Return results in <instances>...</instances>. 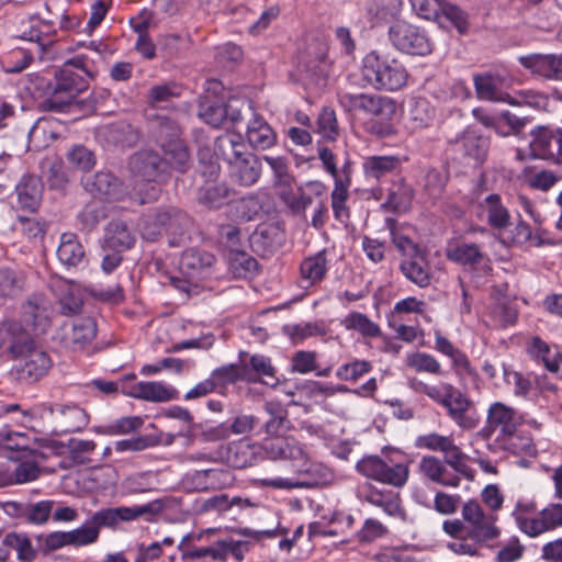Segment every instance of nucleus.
I'll list each match as a JSON object with an SVG mask.
<instances>
[{"instance_id":"nucleus-1","label":"nucleus","mask_w":562,"mask_h":562,"mask_svg":"<svg viewBox=\"0 0 562 562\" xmlns=\"http://www.w3.org/2000/svg\"><path fill=\"white\" fill-rule=\"evenodd\" d=\"M461 515L462 519L442 522V530L450 538L446 547L457 555L482 557V550L493 548L501 536L497 515L486 514L476 501L464 503Z\"/></svg>"},{"instance_id":"nucleus-2","label":"nucleus","mask_w":562,"mask_h":562,"mask_svg":"<svg viewBox=\"0 0 562 562\" xmlns=\"http://www.w3.org/2000/svg\"><path fill=\"white\" fill-rule=\"evenodd\" d=\"M4 347L11 359H22V363L16 367L18 376L22 381L36 382L46 375L53 366L49 355L36 346L34 338L20 321L2 322L0 349Z\"/></svg>"},{"instance_id":"nucleus-3","label":"nucleus","mask_w":562,"mask_h":562,"mask_svg":"<svg viewBox=\"0 0 562 562\" xmlns=\"http://www.w3.org/2000/svg\"><path fill=\"white\" fill-rule=\"evenodd\" d=\"M90 58L80 54L67 59L55 74L47 89L49 95L43 101L46 110L64 112L72 102L79 103L77 97L89 87L88 78L93 77L89 67Z\"/></svg>"},{"instance_id":"nucleus-4","label":"nucleus","mask_w":562,"mask_h":562,"mask_svg":"<svg viewBox=\"0 0 562 562\" xmlns=\"http://www.w3.org/2000/svg\"><path fill=\"white\" fill-rule=\"evenodd\" d=\"M164 504L155 499L143 505L102 508L79 528L67 531L70 546L83 547L99 539L101 528L115 529L122 521H133L145 515L155 516L161 513Z\"/></svg>"},{"instance_id":"nucleus-5","label":"nucleus","mask_w":562,"mask_h":562,"mask_svg":"<svg viewBox=\"0 0 562 562\" xmlns=\"http://www.w3.org/2000/svg\"><path fill=\"white\" fill-rule=\"evenodd\" d=\"M132 177V198L138 204L156 202L160 194V184L170 177L167 162L157 151L139 150L128 161Z\"/></svg>"},{"instance_id":"nucleus-6","label":"nucleus","mask_w":562,"mask_h":562,"mask_svg":"<svg viewBox=\"0 0 562 562\" xmlns=\"http://www.w3.org/2000/svg\"><path fill=\"white\" fill-rule=\"evenodd\" d=\"M521 423L522 417L515 408L503 402H494L487 409L486 425L482 434L485 438H490L497 431L496 441L504 450L513 454H532L536 452L532 439L517 434Z\"/></svg>"},{"instance_id":"nucleus-7","label":"nucleus","mask_w":562,"mask_h":562,"mask_svg":"<svg viewBox=\"0 0 562 562\" xmlns=\"http://www.w3.org/2000/svg\"><path fill=\"white\" fill-rule=\"evenodd\" d=\"M267 419L263 429L267 435L273 436L262 441L261 448L271 460L289 459L301 460L306 453L293 437L281 436L291 428L288 409L278 401H269L263 405Z\"/></svg>"},{"instance_id":"nucleus-8","label":"nucleus","mask_w":562,"mask_h":562,"mask_svg":"<svg viewBox=\"0 0 562 562\" xmlns=\"http://www.w3.org/2000/svg\"><path fill=\"white\" fill-rule=\"evenodd\" d=\"M215 153L228 165V175L234 182L241 187H251L258 182L262 162L257 155L247 150L240 134L216 137Z\"/></svg>"},{"instance_id":"nucleus-9","label":"nucleus","mask_w":562,"mask_h":562,"mask_svg":"<svg viewBox=\"0 0 562 562\" xmlns=\"http://www.w3.org/2000/svg\"><path fill=\"white\" fill-rule=\"evenodd\" d=\"M363 79L374 89L398 91L406 86L408 70L390 53L373 49L366 54L361 67Z\"/></svg>"},{"instance_id":"nucleus-10","label":"nucleus","mask_w":562,"mask_h":562,"mask_svg":"<svg viewBox=\"0 0 562 562\" xmlns=\"http://www.w3.org/2000/svg\"><path fill=\"white\" fill-rule=\"evenodd\" d=\"M411 386L419 393L425 394L436 404L446 409L447 415L459 427L472 429L475 427V420L468 416L473 406L469 396L454 385L440 382L437 385H430L422 381L412 380Z\"/></svg>"},{"instance_id":"nucleus-11","label":"nucleus","mask_w":562,"mask_h":562,"mask_svg":"<svg viewBox=\"0 0 562 562\" xmlns=\"http://www.w3.org/2000/svg\"><path fill=\"white\" fill-rule=\"evenodd\" d=\"M490 137L477 128L468 126L454 138L448 140L447 154L454 164L464 168H480L487 159Z\"/></svg>"},{"instance_id":"nucleus-12","label":"nucleus","mask_w":562,"mask_h":562,"mask_svg":"<svg viewBox=\"0 0 562 562\" xmlns=\"http://www.w3.org/2000/svg\"><path fill=\"white\" fill-rule=\"evenodd\" d=\"M356 470L369 480L397 488L403 487L409 477L408 462L396 461L389 456L385 459L378 454L363 456L357 462Z\"/></svg>"},{"instance_id":"nucleus-13","label":"nucleus","mask_w":562,"mask_h":562,"mask_svg":"<svg viewBox=\"0 0 562 562\" xmlns=\"http://www.w3.org/2000/svg\"><path fill=\"white\" fill-rule=\"evenodd\" d=\"M190 222V216L178 207H159L154 213L144 216L140 227L142 235L148 241L157 240L165 233L181 236Z\"/></svg>"},{"instance_id":"nucleus-14","label":"nucleus","mask_w":562,"mask_h":562,"mask_svg":"<svg viewBox=\"0 0 562 562\" xmlns=\"http://www.w3.org/2000/svg\"><path fill=\"white\" fill-rule=\"evenodd\" d=\"M387 34L393 47L404 54L426 56L432 50L427 32L412 23L397 21L390 26Z\"/></svg>"},{"instance_id":"nucleus-15","label":"nucleus","mask_w":562,"mask_h":562,"mask_svg":"<svg viewBox=\"0 0 562 562\" xmlns=\"http://www.w3.org/2000/svg\"><path fill=\"white\" fill-rule=\"evenodd\" d=\"M530 151L535 158L562 166V125H539L531 131Z\"/></svg>"},{"instance_id":"nucleus-16","label":"nucleus","mask_w":562,"mask_h":562,"mask_svg":"<svg viewBox=\"0 0 562 562\" xmlns=\"http://www.w3.org/2000/svg\"><path fill=\"white\" fill-rule=\"evenodd\" d=\"M356 496L361 503L378 507L390 517L405 518L406 513L398 492L380 488L370 482H364L357 486Z\"/></svg>"},{"instance_id":"nucleus-17","label":"nucleus","mask_w":562,"mask_h":562,"mask_svg":"<svg viewBox=\"0 0 562 562\" xmlns=\"http://www.w3.org/2000/svg\"><path fill=\"white\" fill-rule=\"evenodd\" d=\"M239 360L244 374V382L262 383L276 387L280 380L277 375V368L270 357L261 353L249 355L246 351L239 352Z\"/></svg>"},{"instance_id":"nucleus-18","label":"nucleus","mask_w":562,"mask_h":562,"mask_svg":"<svg viewBox=\"0 0 562 562\" xmlns=\"http://www.w3.org/2000/svg\"><path fill=\"white\" fill-rule=\"evenodd\" d=\"M82 186L93 198L102 201L116 202L126 195L124 182L111 171L87 176L82 178Z\"/></svg>"},{"instance_id":"nucleus-19","label":"nucleus","mask_w":562,"mask_h":562,"mask_svg":"<svg viewBox=\"0 0 562 562\" xmlns=\"http://www.w3.org/2000/svg\"><path fill=\"white\" fill-rule=\"evenodd\" d=\"M518 61L532 75L547 80H562V54H529L519 56Z\"/></svg>"},{"instance_id":"nucleus-20","label":"nucleus","mask_w":562,"mask_h":562,"mask_svg":"<svg viewBox=\"0 0 562 562\" xmlns=\"http://www.w3.org/2000/svg\"><path fill=\"white\" fill-rule=\"evenodd\" d=\"M306 477L303 480H291L283 477L261 479V485L271 488L292 490L299 487H313L326 483L330 477L328 468L321 463H310L305 469Z\"/></svg>"},{"instance_id":"nucleus-21","label":"nucleus","mask_w":562,"mask_h":562,"mask_svg":"<svg viewBox=\"0 0 562 562\" xmlns=\"http://www.w3.org/2000/svg\"><path fill=\"white\" fill-rule=\"evenodd\" d=\"M214 262L215 256L212 252L189 248L182 252L179 273L200 282L211 274Z\"/></svg>"},{"instance_id":"nucleus-22","label":"nucleus","mask_w":562,"mask_h":562,"mask_svg":"<svg viewBox=\"0 0 562 562\" xmlns=\"http://www.w3.org/2000/svg\"><path fill=\"white\" fill-rule=\"evenodd\" d=\"M190 482L195 491L223 490L231 487L235 482L232 470L221 467L194 471L190 475Z\"/></svg>"},{"instance_id":"nucleus-23","label":"nucleus","mask_w":562,"mask_h":562,"mask_svg":"<svg viewBox=\"0 0 562 562\" xmlns=\"http://www.w3.org/2000/svg\"><path fill=\"white\" fill-rule=\"evenodd\" d=\"M136 237L122 220H112L104 227V234L101 241L102 250L127 251L134 247Z\"/></svg>"},{"instance_id":"nucleus-24","label":"nucleus","mask_w":562,"mask_h":562,"mask_svg":"<svg viewBox=\"0 0 562 562\" xmlns=\"http://www.w3.org/2000/svg\"><path fill=\"white\" fill-rule=\"evenodd\" d=\"M48 302L42 294H33L22 305V321L35 331L45 333L49 326Z\"/></svg>"},{"instance_id":"nucleus-25","label":"nucleus","mask_w":562,"mask_h":562,"mask_svg":"<svg viewBox=\"0 0 562 562\" xmlns=\"http://www.w3.org/2000/svg\"><path fill=\"white\" fill-rule=\"evenodd\" d=\"M97 336V323L92 317H80L72 321L70 328L65 326L64 342L74 351L83 349Z\"/></svg>"},{"instance_id":"nucleus-26","label":"nucleus","mask_w":562,"mask_h":562,"mask_svg":"<svg viewBox=\"0 0 562 562\" xmlns=\"http://www.w3.org/2000/svg\"><path fill=\"white\" fill-rule=\"evenodd\" d=\"M327 249H322L314 255L305 257L300 263V277L302 286L307 289L321 283L327 276L329 261Z\"/></svg>"},{"instance_id":"nucleus-27","label":"nucleus","mask_w":562,"mask_h":562,"mask_svg":"<svg viewBox=\"0 0 562 562\" xmlns=\"http://www.w3.org/2000/svg\"><path fill=\"white\" fill-rule=\"evenodd\" d=\"M122 394L156 403L175 400L178 396L175 389L168 387L161 382L133 383L130 387L122 389Z\"/></svg>"},{"instance_id":"nucleus-28","label":"nucleus","mask_w":562,"mask_h":562,"mask_svg":"<svg viewBox=\"0 0 562 562\" xmlns=\"http://www.w3.org/2000/svg\"><path fill=\"white\" fill-rule=\"evenodd\" d=\"M260 449L262 448L245 439L233 441L226 448L225 460L234 469L249 468L260 460Z\"/></svg>"},{"instance_id":"nucleus-29","label":"nucleus","mask_w":562,"mask_h":562,"mask_svg":"<svg viewBox=\"0 0 562 562\" xmlns=\"http://www.w3.org/2000/svg\"><path fill=\"white\" fill-rule=\"evenodd\" d=\"M401 159L394 155H372L363 158L362 171L368 180L380 182L401 168Z\"/></svg>"},{"instance_id":"nucleus-30","label":"nucleus","mask_w":562,"mask_h":562,"mask_svg":"<svg viewBox=\"0 0 562 562\" xmlns=\"http://www.w3.org/2000/svg\"><path fill=\"white\" fill-rule=\"evenodd\" d=\"M53 506L54 501L50 499L37 503L10 502L7 504V512L15 517L24 518L29 522L41 525L48 520Z\"/></svg>"},{"instance_id":"nucleus-31","label":"nucleus","mask_w":562,"mask_h":562,"mask_svg":"<svg viewBox=\"0 0 562 562\" xmlns=\"http://www.w3.org/2000/svg\"><path fill=\"white\" fill-rule=\"evenodd\" d=\"M418 470L425 477L442 486L458 487L461 482L460 476L449 473L445 463L435 456L423 457Z\"/></svg>"},{"instance_id":"nucleus-32","label":"nucleus","mask_w":562,"mask_h":562,"mask_svg":"<svg viewBox=\"0 0 562 562\" xmlns=\"http://www.w3.org/2000/svg\"><path fill=\"white\" fill-rule=\"evenodd\" d=\"M436 110L426 98H416L411 101L405 117V127L411 132H417L430 127L434 124Z\"/></svg>"},{"instance_id":"nucleus-33","label":"nucleus","mask_w":562,"mask_h":562,"mask_svg":"<svg viewBox=\"0 0 562 562\" xmlns=\"http://www.w3.org/2000/svg\"><path fill=\"white\" fill-rule=\"evenodd\" d=\"M18 203L22 210L35 212L40 206L43 184L38 177L24 175L15 186Z\"/></svg>"},{"instance_id":"nucleus-34","label":"nucleus","mask_w":562,"mask_h":562,"mask_svg":"<svg viewBox=\"0 0 562 562\" xmlns=\"http://www.w3.org/2000/svg\"><path fill=\"white\" fill-rule=\"evenodd\" d=\"M246 137L249 145L259 150H266L277 142V134L271 125L258 114H254L248 122Z\"/></svg>"},{"instance_id":"nucleus-35","label":"nucleus","mask_w":562,"mask_h":562,"mask_svg":"<svg viewBox=\"0 0 562 562\" xmlns=\"http://www.w3.org/2000/svg\"><path fill=\"white\" fill-rule=\"evenodd\" d=\"M396 110V102L390 97L359 93L358 112H363L382 120H392Z\"/></svg>"},{"instance_id":"nucleus-36","label":"nucleus","mask_w":562,"mask_h":562,"mask_svg":"<svg viewBox=\"0 0 562 562\" xmlns=\"http://www.w3.org/2000/svg\"><path fill=\"white\" fill-rule=\"evenodd\" d=\"M164 153L162 159L167 162V171L170 175L171 170L180 173L187 172L191 165V156L188 146L182 139L173 142H165L159 146Z\"/></svg>"},{"instance_id":"nucleus-37","label":"nucleus","mask_w":562,"mask_h":562,"mask_svg":"<svg viewBox=\"0 0 562 562\" xmlns=\"http://www.w3.org/2000/svg\"><path fill=\"white\" fill-rule=\"evenodd\" d=\"M414 191L404 178L393 181L389 188L387 196L381 209L393 213L406 212L412 205Z\"/></svg>"},{"instance_id":"nucleus-38","label":"nucleus","mask_w":562,"mask_h":562,"mask_svg":"<svg viewBox=\"0 0 562 562\" xmlns=\"http://www.w3.org/2000/svg\"><path fill=\"white\" fill-rule=\"evenodd\" d=\"M57 257L67 268H77L86 259L85 247L74 233H63L57 248Z\"/></svg>"},{"instance_id":"nucleus-39","label":"nucleus","mask_w":562,"mask_h":562,"mask_svg":"<svg viewBox=\"0 0 562 562\" xmlns=\"http://www.w3.org/2000/svg\"><path fill=\"white\" fill-rule=\"evenodd\" d=\"M400 270L411 282L419 288H426L430 284L431 273L424 251L403 259Z\"/></svg>"},{"instance_id":"nucleus-40","label":"nucleus","mask_w":562,"mask_h":562,"mask_svg":"<svg viewBox=\"0 0 562 562\" xmlns=\"http://www.w3.org/2000/svg\"><path fill=\"white\" fill-rule=\"evenodd\" d=\"M233 189L226 182H204L199 187L196 198L209 209H220L227 203Z\"/></svg>"},{"instance_id":"nucleus-41","label":"nucleus","mask_w":562,"mask_h":562,"mask_svg":"<svg viewBox=\"0 0 562 562\" xmlns=\"http://www.w3.org/2000/svg\"><path fill=\"white\" fill-rule=\"evenodd\" d=\"M56 412L59 414L57 424L63 434L80 431L89 423L87 413L78 405H58Z\"/></svg>"},{"instance_id":"nucleus-42","label":"nucleus","mask_w":562,"mask_h":562,"mask_svg":"<svg viewBox=\"0 0 562 562\" xmlns=\"http://www.w3.org/2000/svg\"><path fill=\"white\" fill-rule=\"evenodd\" d=\"M473 82L480 100L508 102L509 94L501 90L498 77L488 72L475 74Z\"/></svg>"},{"instance_id":"nucleus-43","label":"nucleus","mask_w":562,"mask_h":562,"mask_svg":"<svg viewBox=\"0 0 562 562\" xmlns=\"http://www.w3.org/2000/svg\"><path fill=\"white\" fill-rule=\"evenodd\" d=\"M402 5V0H370L367 12L372 25H380L397 19Z\"/></svg>"},{"instance_id":"nucleus-44","label":"nucleus","mask_w":562,"mask_h":562,"mask_svg":"<svg viewBox=\"0 0 562 562\" xmlns=\"http://www.w3.org/2000/svg\"><path fill=\"white\" fill-rule=\"evenodd\" d=\"M484 210L486 212L487 224L493 229L502 231L510 225V213L508 209L503 204L499 194H488L484 199Z\"/></svg>"},{"instance_id":"nucleus-45","label":"nucleus","mask_w":562,"mask_h":562,"mask_svg":"<svg viewBox=\"0 0 562 562\" xmlns=\"http://www.w3.org/2000/svg\"><path fill=\"white\" fill-rule=\"evenodd\" d=\"M447 258L461 266L476 267L485 259V254L477 244H458L447 249Z\"/></svg>"},{"instance_id":"nucleus-46","label":"nucleus","mask_w":562,"mask_h":562,"mask_svg":"<svg viewBox=\"0 0 562 562\" xmlns=\"http://www.w3.org/2000/svg\"><path fill=\"white\" fill-rule=\"evenodd\" d=\"M527 352L530 357L543 362L547 370L558 372L562 355L555 351L552 356L551 347L539 336H533L527 345Z\"/></svg>"},{"instance_id":"nucleus-47","label":"nucleus","mask_w":562,"mask_h":562,"mask_svg":"<svg viewBox=\"0 0 562 562\" xmlns=\"http://www.w3.org/2000/svg\"><path fill=\"white\" fill-rule=\"evenodd\" d=\"M329 69L330 61L324 48H319L316 56L305 64L306 78L317 87L326 86Z\"/></svg>"},{"instance_id":"nucleus-48","label":"nucleus","mask_w":562,"mask_h":562,"mask_svg":"<svg viewBox=\"0 0 562 562\" xmlns=\"http://www.w3.org/2000/svg\"><path fill=\"white\" fill-rule=\"evenodd\" d=\"M341 325L348 330L359 331L364 337L375 338L381 335L380 326L360 312H351L348 314L341 321Z\"/></svg>"},{"instance_id":"nucleus-49","label":"nucleus","mask_w":562,"mask_h":562,"mask_svg":"<svg viewBox=\"0 0 562 562\" xmlns=\"http://www.w3.org/2000/svg\"><path fill=\"white\" fill-rule=\"evenodd\" d=\"M143 424L144 420L139 416H124L106 425L99 426L97 431L108 436L127 435L140 429Z\"/></svg>"},{"instance_id":"nucleus-50","label":"nucleus","mask_w":562,"mask_h":562,"mask_svg":"<svg viewBox=\"0 0 562 562\" xmlns=\"http://www.w3.org/2000/svg\"><path fill=\"white\" fill-rule=\"evenodd\" d=\"M5 546L10 550L16 552L18 560L21 562H33L36 558V551L34 550L30 538L24 533L9 532L4 536Z\"/></svg>"},{"instance_id":"nucleus-51","label":"nucleus","mask_w":562,"mask_h":562,"mask_svg":"<svg viewBox=\"0 0 562 562\" xmlns=\"http://www.w3.org/2000/svg\"><path fill=\"white\" fill-rule=\"evenodd\" d=\"M105 217V207L97 202H91L86 204L85 207L79 212L77 215V223L80 227V231L90 233Z\"/></svg>"},{"instance_id":"nucleus-52","label":"nucleus","mask_w":562,"mask_h":562,"mask_svg":"<svg viewBox=\"0 0 562 562\" xmlns=\"http://www.w3.org/2000/svg\"><path fill=\"white\" fill-rule=\"evenodd\" d=\"M211 380L217 387H226L239 381L244 382V374L240 361L238 363H228L214 369L210 374Z\"/></svg>"},{"instance_id":"nucleus-53","label":"nucleus","mask_w":562,"mask_h":562,"mask_svg":"<svg viewBox=\"0 0 562 562\" xmlns=\"http://www.w3.org/2000/svg\"><path fill=\"white\" fill-rule=\"evenodd\" d=\"M225 122H231L233 125L239 124L244 121L246 115L256 114L252 102L240 98H231L224 104Z\"/></svg>"},{"instance_id":"nucleus-54","label":"nucleus","mask_w":562,"mask_h":562,"mask_svg":"<svg viewBox=\"0 0 562 562\" xmlns=\"http://www.w3.org/2000/svg\"><path fill=\"white\" fill-rule=\"evenodd\" d=\"M276 227L273 226H259L250 236L249 243L252 250L266 257L268 254L272 252L274 247V240L272 235L276 233Z\"/></svg>"},{"instance_id":"nucleus-55","label":"nucleus","mask_w":562,"mask_h":562,"mask_svg":"<svg viewBox=\"0 0 562 562\" xmlns=\"http://www.w3.org/2000/svg\"><path fill=\"white\" fill-rule=\"evenodd\" d=\"M397 221L392 217L385 220V227L390 231L391 239L396 249L405 257H412L423 251L409 237L396 232Z\"/></svg>"},{"instance_id":"nucleus-56","label":"nucleus","mask_w":562,"mask_h":562,"mask_svg":"<svg viewBox=\"0 0 562 562\" xmlns=\"http://www.w3.org/2000/svg\"><path fill=\"white\" fill-rule=\"evenodd\" d=\"M199 117L207 125L218 128L225 123L224 104L203 100L199 104Z\"/></svg>"},{"instance_id":"nucleus-57","label":"nucleus","mask_w":562,"mask_h":562,"mask_svg":"<svg viewBox=\"0 0 562 562\" xmlns=\"http://www.w3.org/2000/svg\"><path fill=\"white\" fill-rule=\"evenodd\" d=\"M349 188L334 184L330 194L331 209L336 221L346 224L350 218V209L347 205Z\"/></svg>"},{"instance_id":"nucleus-58","label":"nucleus","mask_w":562,"mask_h":562,"mask_svg":"<svg viewBox=\"0 0 562 562\" xmlns=\"http://www.w3.org/2000/svg\"><path fill=\"white\" fill-rule=\"evenodd\" d=\"M372 368L373 367L370 361L356 359L338 367L336 370V376L341 381L357 382L364 374L369 373Z\"/></svg>"},{"instance_id":"nucleus-59","label":"nucleus","mask_w":562,"mask_h":562,"mask_svg":"<svg viewBox=\"0 0 562 562\" xmlns=\"http://www.w3.org/2000/svg\"><path fill=\"white\" fill-rule=\"evenodd\" d=\"M507 103L518 106H529L537 111H544L549 105V99L543 93L533 90H524L520 91L516 98L509 95Z\"/></svg>"},{"instance_id":"nucleus-60","label":"nucleus","mask_w":562,"mask_h":562,"mask_svg":"<svg viewBox=\"0 0 562 562\" xmlns=\"http://www.w3.org/2000/svg\"><path fill=\"white\" fill-rule=\"evenodd\" d=\"M154 136L157 145L162 146L165 142L181 139L180 127L168 117H158L155 122Z\"/></svg>"},{"instance_id":"nucleus-61","label":"nucleus","mask_w":562,"mask_h":562,"mask_svg":"<svg viewBox=\"0 0 562 562\" xmlns=\"http://www.w3.org/2000/svg\"><path fill=\"white\" fill-rule=\"evenodd\" d=\"M0 445L9 450H32L31 439L26 432L14 431L8 427L0 428Z\"/></svg>"},{"instance_id":"nucleus-62","label":"nucleus","mask_w":562,"mask_h":562,"mask_svg":"<svg viewBox=\"0 0 562 562\" xmlns=\"http://www.w3.org/2000/svg\"><path fill=\"white\" fill-rule=\"evenodd\" d=\"M406 364L417 372L439 374L441 371L440 363L437 361V359L426 352L417 351L408 355Z\"/></svg>"},{"instance_id":"nucleus-63","label":"nucleus","mask_w":562,"mask_h":562,"mask_svg":"<svg viewBox=\"0 0 562 562\" xmlns=\"http://www.w3.org/2000/svg\"><path fill=\"white\" fill-rule=\"evenodd\" d=\"M281 199L294 215H304L313 202L312 196L302 187H299L295 193L282 192Z\"/></svg>"},{"instance_id":"nucleus-64","label":"nucleus","mask_w":562,"mask_h":562,"mask_svg":"<svg viewBox=\"0 0 562 562\" xmlns=\"http://www.w3.org/2000/svg\"><path fill=\"white\" fill-rule=\"evenodd\" d=\"M317 132L326 139L335 140L339 134L336 113L331 108L325 106L317 119Z\"/></svg>"}]
</instances>
